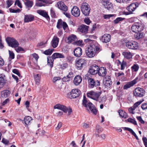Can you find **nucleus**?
Listing matches in <instances>:
<instances>
[{
    "label": "nucleus",
    "instance_id": "obj_1",
    "mask_svg": "<svg viewBox=\"0 0 147 147\" xmlns=\"http://www.w3.org/2000/svg\"><path fill=\"white\" fill-rule=\"evenodd\" d=\"M99 45L92 44L87 47L86 49L85 52L86 56L89 58L94 57L101 50Z\"/></svg>",
    "mask_w": 147,
    "mask_h": 147
},
{
    "label": "nucleus",
    "instance_id": "obj_2",
    "mask_svg": "<svg viewBox=\"0 0 147 147\" xmlns=\"http://www.w3.org/2000/svg\"><path fill=\"white\" fill-rule=\"evenodd\" d=\"M87 102L86 98V97L84 96L82 101L83 106L86 108V109L88 111H90L93 114L96 115L98 111L94 105L91 102H89L88 103Z\"/></svg>",
    "mask_w": 147,
    "mask_h": 147
},
{
    "label": "nucleus",
    "instance_id": "obj_3",
    "mask_svg": "<svg viewBox=\"0 0 147 147\" xmlns=\"http://www.w3.org/2000/svg\"><path fill=\"white\" fill-rule=\"evenodd\" d=\"M65 58L64 55L59 53H56L53 54L52 57H48L47 58V64L51 67H52L53 65L54 59L56 58Z\"/></svg>",
    "mask_w": 147,
    "mask_h": 147
},
{
    "label": "nucleus",
    "instance_id": "obj_4",
    "mask_svg": "<svg viewBox=\"0 0 147 147\" xmlns=\"http://www.w3.org/2000/svg\"><path fill=\"white\" fill-rule=\"evenodd\" d=\"M144 26V24L141 22H135L132 25L131 30L134 32H141L143 30Z\"/></svg>",
    "mask_w": 147,
    "mask_h": 147
},
{
    "label": "nucleus",
    "instance_id": "obj_5",
    "mask_svg": "<svg viewBox=\"0 0 147 147\" xmlns=\"http://www.w3.org/2000/svg\"><path fill=\"white\" fill-rule=\"evenodd\" d=\"M81 9L82 13L85 16H88L90 11V8L88 4L86 2L83 3L81 5Z\"/></svg>",
    "mask_w": 147,
    "mask_h": 147
},
{
    "label": "nucleus",
    "instance_id": "obj_6",
    "mask_svg": "<svg viewBox=\"0 0 147 147\" xmlns=\"http://www.w3.org/2000/svg\"><path fill=\"white\" fill-rule=\"evenodd\" d=\"M101 93L102 92H95L93 91H90L87 92L86 94L88 97L96 101H98Z\"/></svg>",
    "mask_w": 147,
    "mask_h": 147
},
{
    "label": "nucleus",
    "instance_id": "obj_7",
    "mask_svg": "<svg viewBox=\"0 0 147 147\" xmlns=\"http://www.w3.org/2000/svg\"><path fill=\"white\" fill-rule=\"evenodd\" d=\"M6 40L9 46L12 48H16L19 45L18 42L13 38L7 37Z\"/></svg>",
    "mask_w": 147,
    "mask_h": 147
},
{
    "label": "nucleus",
    "instance_id": "obj_8",
    "mask_svg": "<svg viewBox=\"0 0 147 147\" xmlns=\"http://www.w3.org/2000/svg\"><path fill=\"white\" fill-rule=\"evenodd\" d=\"M54 109L61 110L65 113H66L68 111L69 115H71L72 112V109L71 108H69L68 109L65 106L60 104H57L54 106Z\"/></svg>",
    "mask_w": 147,
    "mask_h": 147
},
{
    "label": "nucleus",
    "instance_id": "obj_9",
    "mask_svg": "<svg viewBox=\"0 0 147 147\" xmlns=\"http://www.w3.org/2000/svg\"><path fill=\"white\" fill-rule=\"evenodd\" d=\"M126 47L129 49L136 50L138 48V44L137 42L134 41H128L125 42Z\"/></svg>",
    "mask_w": 147,
    "mask_h": 147
},
{
    "label": "nucleus",
    "instance_id": "obj_10",
    "mask_svg": "<svg viewBox=\"0 0 147 147\" xmlns=\"http://www.w3.org/2000/svg\"><path fill=\"white\" fill-rule=\"evenodd\" d=\"M88 86L91 88L96 87L100 85V83L98 80H95L91 78H89L88 79Z\"/></svg>",
    "mask_w": 147,
    "mask_h": 147
},
{
    "label": "nucleus",
    "instance_id": "obj_11",
    "mask_svg": "<svg viewBox=\"0 0 147 147\" xmlns=\"http://www.w3.org/2000/svg\"><path fill=\"white\" fill-rule=\"evenodd\" d=\"M145 94L144 89L139 87L136 88L134 91V95L136 96L142 97L144 96Z\"/></svg>",
    "mask_w": 147,
    "mask_h": 147
},
{
    "label": "nucleus",
    "instance_id": "obj_12",
    "mask_svg": "<svg viewBox=\"0 0 147 147\" xmlns=\"http://www.w3.org/2000/svg\"><path fill=\"white\" fill-rule=\"evenodd\" d=\"M98 66L95 64L91 66L88 71V72L90 74L94 75L98 73Z\"/></svg>",
    "mask_w": 147,
    "mask_h": 147
},
{
    "label": "nucleus",
    "instance_id": "obj_13",
    "mask_svg": "<svg viewBox=\"0 0 147 147\" xmlns=\"http://www.w3.org/2000/svg\"><path fill=\"white\" fill-rule=\"evenodd\" d=\"M56 27L59 29L61 28L62 27L65 30L68 27V25L66 22H63L61 19H60L58 21Z\"/></svg>",
    "mask_w": 147,
    "mask_h": 147
},
{
    "label": "nucleus",
    "instance_id": "obj_14",
    "mask_svg": "<svg viewBox=\"0 0 147 147\" xmlns=\"http://www.w3.org/2000/svg\"><path fill=\"white\" fill-rule=\"evenodd\" d=\"M86 63V61L84 59H80L76 61V66L78 69H81Z\"/></svg>",
    "mask_w": 147,
    "mask_h": 147
},
{
    "label": "nucleus",
    "instance_id": "obj_15",
    "mask_svg": "<svg viewBox=\"0 0 147 147\" xmlns=\"http://www.w3.org/2000/svg\"><path fill=\"white\" fill-rule=\"evenodd\" d=\"M89 26L85 25L82 24L79 26L78 30L81 33L86 34L88 33Z\"/></svg>",
    "mask_w": 147,
    "mask_h": 147
},
{
    "label": "nucleus",
    "instance_id": "obj_16",
    "mask_svg": "<svg viewBox=\"0 0 147 147\" xmlns=\"http://www.w3.org/2000/svg\"><path fill=\"white\" fill-rule=\"evenodd\" d=\"M81 92L78 89H73L70 92L69 95L71 96L72 98H76L79 96Z\"/></svg>",
    "mask_w": 147,
    "mask_h": 147
},
{
    "label": "nucleus",
    "instance_id": "obj_17",
    "mask_svg": "<svg viewBox=\"0 0 147 147\" xmlns=\"http://www.w3.org/2000/svg\"><path fill=\"white\" fill-rule=\"evenodd\" d=\"M71 13L72 15L76 17H78L80 14V9L76 6H74L71 9Z\"/></svg>",
    "mask_w": 147,
    "mask_h": 147
},
{
    "label": "nucleus",
    "instance_id": "obj_18",
    "mask_svg": "<svg viewBox=\"0 0 147 147\" xmlns=\"http://www.w3.org/2000/svg\"><path fill=\"white\" fill-rule=\"evenodd\" d=\"M37 13L40 15L46 18L47 20H50L48 12L45 10H39L37 11Z\"/></svg>",
    "mask_w": 147,
    "mask_h": 147
},
{
    "label": "nucleus",
    "instance_id": "obj_19",
    "mask_svg": "<svg viewBox=\"0 0 147 147\" xmlns=\"http://www.w3.org/2000/svg\"><path fill=\"white\" fill-rule=\"evenodd\" d=\"M138 6V3H133L128 6L127 8V9L128 11L132 13V12L134 11Z\"/></svg>",
    "mask_w": 147,
    "mask_h": 147
},
{
    "label": "nucleus",
    "instance_id": "obj_20",
    "mask_svg": "<svg viewBox=\"0 0 147 147\" xmlns=\"http://www.w3.org/2000/svg\"><path fill=\"white\" fill-rule=\"evenodd\" d=\"M103 83L106 86L110 87L112 84L110 77L108 76H106L103 79Z\"/></svg>",
    "mask_w": 147,
    "mask_h": 147
},
{
    "label": "nucleus",
    "instance_id": "obj_21",
    "mask_svg": "<svg viewBox=\"0 0 147 147\" xmlns=\"http://www.w3.org/2000/svg\"><path fill=\"white\" fill-rule=\"evenodd\" d=\"M111 39V35L109 34H106L102 36L101 40L103 42L107 43L110 41Z\"/></svg>",
    "mask_w": 147,
    "mask_h": 147
},
{
    "label": "nucleus",
    "instance_id": "obj_22",
    "mask_svg": "<svg viewBox=\"0 0 147 147\" xmlns=\"http://www.w3.org/2000/svg\"><path fill=\"white\" fill-rule=\"evenodd\" d=\"M82 49L80 47H78L75 48L74 51V55L77 57H80L82 54Z\"/></svg>",
    "mask_w": 147,
    "mask_h": 147
},
{
    "label": "nucleus",
    "instance_id": "obj_23",
    "mask_svg": "<svg viewBox=\"0 0 147 147\" xmlns=\"http://www.w3.org/2000/svg\"><path fill=\"white\" fill-rule=\"evenodd\" d=\"M57 5L58 8L64 11H66L67 10V8L64 3L60 1L57 3Z\"/></svg>",
    "mask_w": 147,
    "mask_h": 147
},
{
    "label": "nucleus",
    "instance_id": "obj_24",
    "mask_svg": "<svg viewBox=\"0 0 147 147\" xmlns=\"http://www.w3.org/2000/svg\"><path fill=\"white\" fill-rule=\"evenodd\" d=\"M107 73V69L105 67H102L99 68L98 67V73L99 76L104 77L105 76Z\"/></svg>",
    "mask_w": 147,
    "mask_h": 147
},
{
    "label": "nucleus",
    "instance_id": "obj_25",
    "mask_svg": "<svg viewBox=\"0 0 147 147\" xmlns=\"http://www.w3.org/2000/svg\"><path fill=\"white\" fill-rule=\"evenodd\" d=\"M59 41V38L56 36H54L51 41V44L53 48L56 47L58 44Z\"/></svg>",
    "mask_w": 147,
    "mask_h": 147
},
{
    "label": "nucleus",
    "instance_id": "obj_26",
    "mask_svg": "<svg viewBox=\"0 0 147 147\" xmlns=\"http://www.w3.org/2000/svg\"><path fill=\"white\" fill-rule=\"evenodd\" d=\"M122 55L125 58L127 59H132L133 55L129 51H125L122 53Z\"/></svg>",
    "mask_w": 147,
    "mask_h": 147
},
{
    "label": "nucleus",
    "instance_id": "obj_27",
    "mask_svg": "<svg viewBox=\"0 0 147 147\" xmlns=\"http://www.w3.org/2000/svg\"><path fill=\"white\" fill-rule=\"evenodd\" d=\"M101 3L104 7L107 9H109L113 7L112 4L109 2V1L105 2H101Z\"/></svg>",
    "mask_w": 147,
    "mask_h": 147
},
{
    "label": "nucleus",
    "instance_id": "obj_28",
    "mask_svg": "<svg viewBox=\"0 0 147 147\" xmlns=\"http://www.w3.org/2000/svg\"><path fill=\"white\" fill-rule=\"evenodd\" d=\"M5 77L3 74H0V88L4 86L5 83Z\"/></svg>",
    "mask_w": 147,
    "mask_h": 147
},
{
    "label": "nucleus",
    "instance_id": "obj_29",
    "mask_svg": "<svg viewBox=\"0 0 147 147\" xmlns=\"http://www.w3.org/2000/svg\"><path fill=\"white\" fill-rule=\"evenodd\" d=\"M34 17L31 15H25L24 22H31L33 20Z\"/></svg>",
    "mask_w": 147,
    "mask_h": 147
},
{
    "label": "nucleus",
    "instance_id": "obj_30",
    "mask_svg": "<svg viewBox=\"0 0 147 147\" xmlns=\"http://www.w3.org/2000/svg\"><path fill=\"white\" fill-rule=\"evenodd\" d=\"M82 81V77L78 75L75 77L73 82L75 85H78Z\"/></svg>",
    "mask_w": 147,
    "mask_h": 147
},
{
    "label": "nucleus",
    "instance_id": "obj_31",
    "mask_svg": "<svg viewBox=\"0 0 147 147\" xmlns=\"http://www.w3.org/2000/svg\"><path fill=\"white\" fill-rule=\"evenodd\" d=\"M36 84L38 85L40 84V75L37 74L34 76Z\"/></svg>",
    "mask_w": 147,
    "mask_h": 147
},
{
    "label": "nucleus",
    "instance_id": "obj_32",
    "mask_svg": "<svg viewBox=\"0 0 147 147\" xmlns=\"http://www.w3.org/2000/svg\"><path fill=\"white\" fill-rule=\"evenodd\" d=\"M10 93L8 90H5L1 92V95L2 97L6 98L9 95Z\"/></svg>",
    "mask_w": 147,
    "mask_h": 147
},
{
    "label": "nucleus",
    "instance_id": "obj_33",
    "mask_svg": "<svg viewBox=\"0 0 147 147\" xmlns=\"http://www.w3.org/2000/svg\"><path fill=\"white\" fill-rule=\"evenodd\" d=\"M32 119V118L31 117L29 116L25 117L24 119V121L25 124L27 125H28L31 123L30 121Z\"/></svg>",
    "mask_w": 147,
    "mask_h": 147
},
{
    "label": "nucleus",
    "instance_id": "obj_34",
    "mask_svg": "<svg viewBox=\"0 0 147 147\" xmlns=\"http://www.w3.org/2000/svg\"><path fill=\"white\" fill-rule=\"evenodd\" d=\"M119 115L122 117L126 118L128 117L127 113L122 110H120L119 111Z\"/></svg>",
    "mask_w": 147,
    "mask_h": 147
},
{
    "label": "nucleus",
    "instance_id": "obj_35",
    "mask_svg": "<svg viewBox=\"0 0 147 147\" xmlns=\"http://www.w3.org/2000/svg\"><path fill=\"white\" fill-rule=\"evenodd\" d=\"M33 2L32 1H26L24 3V4L26 7L29 8L28 10L30 9V8L33 5Z\"/></svg>",
    "mask_w": 147,
    "mask_h": 147
},
{
    "label": "nucleus",
    "instance_id": "obj_36",
    "mask_svg": "<svg viewBox=\"0 0 147 147\" xmlns=\"http://www.w3.org/2000/svg\"><path fill=\"white\" fill-rule=\"evenodd\" d=\"M134 84H135V83H132L131 82H129L127 84L124 85L123 88V89L125 90L127 89L130 87L133 86Z\"/></svg>",
    "mask_w": 147,
    "mask_h": 147
},
{
    "label": "nucleus",
    "instance_id": "obj_37",
    "mask_svg": "<svg viewBox=\"0 0 147 147\" xmlns=\"http://www.w3.org/2000/svg\"><path fill=\"white\" fill-rule=\"evenodd\" d=\"M139 68L138 65L137 64H135L131 67V69L133 72H137L138 71Z\"/></svg>",
    "mask_w": 147,
    "mask_h": 147
},
{
    "label": "nucleus",
    "instance_id": "obj_38",
    "mask_svg": "<svg viewBox=\"0 0 147 147\" xmlns=\"http://www.w3.org/2000/svg\"><path fill=\"white\" fill-rule=\"evenodd\" d=\"M134 36L137 39H139L141 38H142L143 36V34L142 33L135 32Z\"/></svg>",
    "mask_w": 147,
    "mask_h": 147
},
{
    "label": "nucleus",
    "instance_id": "obj_39",
    "mask_svg": "<svg viewBox=\"0 0 147 147\" xmlns=\"http://www.w3.org/2000/svg\"><path fill=\"white\" fill-rule=\"evenodd\" d=\"M77 39L76 36L72 35L71 36H69L68 38L69 42H71L73 41H75Z\"/></svg>",
    "mask_w": 147,
    "mask_h": 147
},
{
    "label": "nucleus",
    "instance_id": "obj_40",
    "mask_svg": "<svg viewBox=\"0 0 147 147\" xmlns=\"http://www.w3.org/2000/svg\"><path fill=\"white\" fill-rule=\"evenodd\" d=\"M54 50L53 49H49L46 50L44 52V54L46 55H51L52 53Z\"/></svg>",
    "mask_w": 147,
    "mask_h": 147
},
{
    "label": "nucleus",
    "instance_id": "obj_41",
    "mask_svg": "<svg viewBox=\"0 0 147 147\" xmlns=\"http://www.w3.org/2000/svg\"><path fill=\"white\" fill-rule=\"evenodd\" d=\"M96 132L98 133H99L102 131L103 129L99 125H97L96 127Z\"/></svg>",
    "mask_w": 147,
    "mask_h": 147
},
{
    "label": "nucleus",
    "instance_id": "obj_42",
    "mask_svg": "<svg viewBox=\"0 0 147 147\" xmlns=\"http://www.w3.org/2000/svg\"><path fill=\"white\" fill-rule=\"evenodd\" d=\"M125 19L124 18L121 17H118L115 20H114V22L115 24L118 23L119 22Z\"/></svg>",
    "mask_w": 147,
    "mask_h": 147
},
{
    "label": "nucleus",
    "instance_id": "obj_43",
    "mask_svg": "<svg viewBox=\"0 0 147 147\" xmlns=\"http://www.w3.org/2000/svg\"><path fill=\"white\" fill-rule=\"evenodd\" d=\"M127 121L132 123L134 125H136L137 124L136 121L134 119H132L131 118H129L127 119Z\"/></svg>",
    "mask_w": 147,
    "mask_h": 147
},
{
    "label": "nucleus",
    "instance_id": "obj_44",
    "mask_svg": "<svg viewBox=\"0 0 147 147\" xmlns=\"http://www.w3.org/2000/svg\"><path fill=\"white\" fill-rule=\"evenodd\" d=\"M9 10L10 12L13 13H19L21 11V10L19 9L15 10L10 8L9 9Z\"/></svg>",
    "mask_w": 147,
    "mask_h": 147
},
{
    "label": "nucleus",
    "instance_id": "obj_45",
    "mask_svg": "<svg viewBox=\"0 0 147 147\" xmlns=\"http://www.w3.org/2000/svg\"><path fill=\"white\" fill-rule=\"evenodd\" d=\"M51 15L52 18H55L56 17V14L54 9L51 8L50 9Z\"/></svg>",
    "mask_w": 147,
    "mask_h": 147
},
{
    "label": "nucleus",
    "instance_id": "obj_46",
    "mask_svg": "<svg viewBox=\"0 0 147 147\" xmlns=\"http://www.w3.org/2000/svg\"><path fill=\"white\" fill-rule=\"evenodd\" d=\"M16 5L20 8H22V4L19 0H16L15 3L14 5Z\"/></svg>",
    "mask_w": 147,
    "mask_h": 147
},
{
    "label": "nucleus",
    "instance_id": "obj_47",
    "mask_svg": "<svg viewBox=\"0 0 147 147\" xmlns=\"http://www.w3.org/2000/svg\"><path fill=\"white\" fill-rule=\"evenodd\" d=\"M114 16V14H105L104 15L103 17L105 19H108Z\"/></svg>",
    "mask_w": 147,
    "mask_h": 147
},
{
    "label": "nucleus",
    "instance_id": "obj_48",
    "mask_svg": "<svg viewBox=\"0 0 147 147\" xmlns=\"http://www.w3.org/2000/svg\"><path fill=\"white\" fill-rule=\"evenodd\" d=\"M126 63L125 61H123L121 65V70H123L125 69V67L126 65Z\"/></svg>",
    "mask_w": 147,
    "mask_h": 147
},
{
    "label": "nucleus",
    "instance_id": "obj_49",
    "mask_svg": "<svg viewBox=\"0 0 147 147\" xmlns=\"http://www.w3.org/2000/svg\"><path fill=\"white\" fill-rule=\"evenodd\" d=\"M142 102V101H138L135 103L133 107L134 109H136L138 106L140 105Z\"/></svg>",
    "mask_w": 147,
    "mask_h": 147
},
{
    "label": "nucleus",
    "instance_id": "obj_50",
    "mask_svg": "<svg viewBox=\"0 0 147 147\" xmlns=\"http://www.w3.org/2000/svg\"><path fill=\"white\" fill-rule=\"evenodd\" d=\"M60 67L62 69H64L68 67V64L66 63H63L60 65Z\"/></svg>",
    "mask_w": 147,
    "mask_h": 147
},
{
    "label": "nucleus",
    "instance_id": "obj_51",
    "mask_svg": "<svg viewBox=\"0 0 147 147\" xmlns=\"http://www.w3.org/2000/svg\"><path fill=\"white\" fill-rule=\"evenodd\" d=\"M9 58L11 59H13L14 58V54L12 51H11L9 50Z\"/></svg>",
    "mask_w": 147,
    "mask_h": 147
},
{
    "label": "nucleus",
    "instance_id": "obj_52",
    "mask_svg": "<svg viewBox=\"0 0 147 147\" xmlns=\"http://www.w3.org/2000/svg\"><path fill=\"white\" fill-rule=\"evenodd\" d=\"M35 5L37 7L45 6V4H43L41 2H36Z\"/></svg>",
    "mask_w": 147,
    "mask_h": 147
},
{
    "label": "nucleus",
    "instance_id": "obj_53",
    "mask_svg": "<svg viewBox=\"0 0 147 147\" xmlns=\"http://www.w3.org/2000/svg\"><path fill=\"white\" fill-rule=\"evenodd\" d=\"M12 71L13 73L17 74L18 76L20 77V74L19 71L17 69H14Z\"/></svg>",
    "mask_w": 147,
    "mask_h": 147
},
{
    "label": "nucleus",
    "instance_id": "obj_54",
    "mask_svg": "<svg viewBox=\"0 0 147 147\" xmlns=\"http://www.w3.org/2000/svg\"><path fill=\"white\" fill-rule=\"evenodd\" d=\"M142 140L145 147H147V139L145 137H143L142 138Z\"/></svg>",
    "mask_w": 147,
    "mask_h": 147
},
{
    "label": "nucleus",
    "instance_id": "obj_55",
    "mask_svg": "<svg viewBox=\"0 0 147 147\" xmlns=\"http://www.w3.org/2000/svg\"><path fill=\"white\" fill-rule=\"evenodd\" d=\"M13 2L11 0H7L6 1V3L7 5V8L9 7L12 4Z\"/></svg>",
    "mask_w": 147,
    "mask_h": 147
},
{
    "label": "nucleus",
    "instance_id": "obj_56",
    "mask_svg": "<svg viewBox=\"0 0 147 147\" xmlns=\"http://www.w3.org/2000/svg\"><path fill=\"white\" fill-rule=\"evenodd\" d=\"M84 21L86 24L89 25L91 22L89 18H86L84 19Z\"/></svg>",
    "mask_w": 147,
    "mask_h": 147
},
{
    "label": "nucleus",
    "instance_id": "obj_57",
    "mask_svg": "<svg viewBox=\"0 0 147 147\" xmlns=\"http://www.w3.org/2000/svg\"><path fill=\"white\" fill-rule=\"evenodd\" d=\"M137 119L142 124L144 123V121L143 120L142 117L140 116H138L136 117Z\"/></svg>",
    "mask_w": 147,
    "mask_h": 147
},
{
    "label": "nucleus",
    "instance_id": "obj_58",
    "mask_svg": "<svg viewBox=\"0 0 147 147\" xmlns=\"http://www.w3.org/2000/svg\"><path fill=\"white\" fill-rule=\"evenodd\" d=\"M141 108L143 110H145L147 109V104L143 103L142 105Z\"/></svg>",
    "mask_w": 147,
    "mask_h": 147
},
{
    "label": "nucleus",
    "instance_id": "obj_59",
    "mask_svg": "<svg viewBox=\"0 0 147 147\" xmlns=\"http://www.w3.org/2000/svg\"><path fill=\"white\" fill-rule=\"evenodd\" d=\"M135 109L132 107L129 108L128 109V111L129 113L133 114H134V113L133 112V111L135 110Z\"/></svg>",
    "mask_w": 147,
    "mask_h": 147
},
{
    "label": "nucleus",
    "instance_id": "obj_60",
    "mask_svg": "<svg viewBox=\"0 0 147 147\" xmlns=\"http://www.w3.org/2000/svg\"><path fill=\"white\" fill-rule=\"evenodd\" d=\"M16 51L18 53H19L20 51H24V50L23 49L20 47H18L17 49H16Z\"/></svg>",
    "mask_w": 147,
    "mask_h": 147
},
{
    "label": "nucleus",
    "instance_id": "obj_61",
    "mask_svg": "<svg viewBox=\"0 0 147 147\" xmlns=\"http://www.w3.org/2000/svg\"><path fill=\"white\" fill-rule=\"evenodd\" d=\"M32 56L35 59L36 61H37L38 58V56L37 54L34 53L32 55Z\"/></svg>",
    "mask_w": 147,
    "mask_h": 147
},
{
    "label": "nucleus",
    "instance_id": "obj_62",
    "mask_svg": "<svg viewBox=\"0 0 147 147\" xmlns=\"http://www.w3.org/2000/svg\"><path fill=\"white\" fill-rule=\"evenodd\" d=\"M60 78L59 77H54L53 79V82H55L57 81L60 80Z\"/></svg>",
    "mask_w": 147,
    "mask_h": 147
},
{
    "label": "nucleus",
    "instance_id": "obj_63",
    "mask_svg": "<svg viewBox=\"0 0 147 147\" xmlns=\"http://www.w3.org/2000/svg\"><path fill=\"white\" fill-rule=\"evenodd\" d=\"M9 101V98L6 99L4 101L2 104V105L4 106Z\"/></svg>",
    "mask_w": 147,
    "mask_h": 147
},
{
    "label": "nucleus",
    "instance_id": "obj_64",
    "mask_svg": "<svg viewBox=\"0 0 147 147\" xmlns=\"http://www.w3.org/2000/svg\"><path fill=\"white\" fill-rule=\"evenodd\" d=\"M2 142L4 144H6L9 143V141L5 138H3Z\"/></svg>",
    "mask_w": 147,
    "mask_h": 147
}]
</instances>
